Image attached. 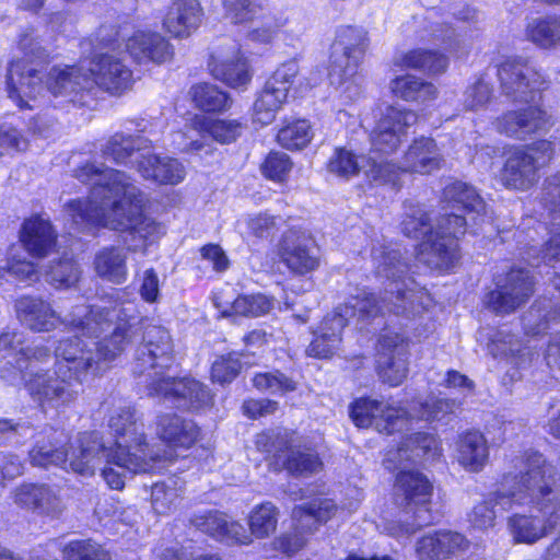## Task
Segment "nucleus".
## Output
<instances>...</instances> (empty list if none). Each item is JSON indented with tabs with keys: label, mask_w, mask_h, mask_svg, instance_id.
Returning <instances> with one entry per match:
<instances>
[{
	"label": "nucleus",
	"mask_w": 560,
	"mask_h": 560,
	"mask_svg": "<svg viewBox=\"0 0 560 560\" xmlns=\"http://www.w3.org/2000/svg\"><path fill=\"white\" fill-rule=\"evenodd\" d=\"M112 308L121 310V313L103 331L115 324L110 336L92 341L91 346L78 337L62 339L55 351L57 371L54 374H30L26 390L35 401L57 410L68 408L79 396L82 375L89 371L104 370L107 363L138 340L142 326L136 323L135 317L127 315L126 307L115 305ZM143 329L142 341L135 352L132 372L145 377L149 395L182 409L198 410L209 406L212 396L203 384L194 378L168 375L174 366V347L170 332L154 324H147Z\"/></svg>",
	"instance_id": "obj_1"
},
{
	"label": "nucleus",
	"mask_w": 560,
	"mask_h": 560,
	"mask_svg": "<svg viewBox=\"0 0 560 560\" xmlns=\"http://www.w3.org/2000/svg\"><path fill=\"white\" fill-rule=\"evenodd\" d=\"M74 176L92 184V188L86 200L73 199L65 205L66 220L79 231L103 226L128 234L127 248L103 247L94 258L98 277L121 284L128 277L127 252H144L148 243L160 237L164 229L142 214V192L124 172L88 162L75 170Z\"/></svg>",
	"instance_id": "obj_2"
},
{
	"label": "nucleus",
	"mask_w": 560,
	"mask_h": 560,
	"mask_svg": "<svg viewBox=\"0 0 560 560\" xmlns=\"http://www.w3.org/2000/svg\"><path fill=\"white\" fill-rule=\"evenodd\" d=\"M372 261L376 277L384 284V295L378 299L361 291L327 314L306 349L310 357H331L339 349L342 329L351 316L358 315L360 320H365L388 313L411 318L427 307L428 293L407 277L408 264L396 245L374 246Z\"/></svg>",
	"instance_id": "obj_3"
},
{
	"label": "nucleus",
	"mask_w": 560,
	"mask_h": 560,
	"mask_svg": "<svg viewBox=\"0 0 560 560\" xmlns=\"http://www.w3.org/2000/svg\"><path fill=\"white\" fill-rule=\"evenodd\" d=\"M514 468L503 475L495 502L502 511L532 505L536 514L511 515L509 532L515 542L533 545L558 530L540 560H560V475L536 452L517 458Z\"/></svg>",
	"instance_id": "obj_4"
},
{
	"label": "nucleus",
	"mask_w": 560,
	"mask_h": 560,
	"mask_svg": "<svg viewBox=\"0 0 560 560\" xmlns=\"http://www.w3.org/2000/svg\"><path fill=\"white\" fill-rule=\"evenodd\" d=\"M445 214L435 229L429 224L427 212L419 206L405 205L404 233L413 238L422 237L419 260L432 269L446 271L458 260L457 240L465 234L467 220L457 212L474 214L471 220L482 217L486 205L476 189L463 182L445 186L443 191Z\"/></svg>",
	"instance_id": "obj_5"
},
{
	"label": "nucleus",
	"mask_w": 560,
	"mask_h": 560,
	"mask_svg": "<svg viewBox=\"0 0 560 560\" xmlns=\"http://www.w3.org/2000/svg\"><path fill=\"white\" fill-rule=\"evenodd\" d=\"M498 78L502 94L514 103L532 104L540 98V92L547 81L535 66L522 58H509L498 68ZM553 125L552 117L538 105H528L520 110H510L499 117L495 128L500 133L516 139L539 131H546Z\"/></svg>",
	"instance_id": "obj_6"
},
{
	"label": "nucleus",
	"mask_w": 560,
	"mask_h": 560,
	"mask_svg": "<svg viewBox=\"0 0 560 560\" xmlns=\"http://www.w3.org/2000/svg\"><path fill=\"white\" fill-rule=\"evenodd\" d=\"M78 450L70 457V470L85 477L93 476L105 463L102 477L113 490H122L126 479L136 474L148 472L160 459L159 452H133L132 445L118 444V450L107 447L97 432L78 435Z\"/></svg>",
	"instance_id": "obj_7"
},
{
	"label": "nucleus",
	"mask_w": 560,
	"mask_h": 560,
	"mask_svg": "<svg viewBox=\"0 0 560 560\" xmlns=\"http://www.w3.org/2000/svg\"><path fill=\"white\" fill-rule=\"evenodd\" d=\"M14 308L20 323L34 332H49L66 325L94 338L100 337L121 313V310L80 303L62 317L48 301L35 296L20 298Z\"/></svg>",
	"instance_id": "obj_8"
},
{
	"label": "nucleus",
	"mask_w": 560,
	"mask_h": 560,
	"mask_svg": "<svg viewBox=\"0 0 560 560\" xmlns=\"http://www.w3.org/2000/svg\"><path fill=\"white\" fill-rule=\"evenodd\" d=\"M443 161V155L435 140L420 137L415 139L408 147L399 165H395L386 160H381V162L370 161L366 178L376 186L392 185L393 187H398L401 173L430 174L440 170Z\"/></svg>",
	"instance_id": "obj_9"
},
{
	"label": "nucleus",
	"mask_w": 560,
	"mask_h": 560,
	"mask_svg": "<svg viewBox=\"0 0 560 560\" xmlns=\"http://www.w3.org/2000/svg\"><path fill=\"white\" fill-rule=\"evenodd\" d=\"M366 47L368 37L363 30L347 26L339 31L330 56L329 78L332 84L342 85L355 78Z\"/></svg>",
	"instance_id": "obj_10"
},
{
	"label": "nucleus",
	"mask_w": 560,
	"mask_h": 560,
	"mask_svg": "<svg viewBox=\"0 0 560 560\" xmlns=\"http://www.w3.org/2000/svg\"><path fill=\"white\" fill-rule=\"evenodd\" d=\"M299 73L296 61L282 63L265 82L253 107V120L261 126L271 124L287 102L288 93Z\"/></svg>",
	"instance_id": "obj_11"
},
{
	"label": "nucleus",
	"mask_w": 560,
	"mask_h": 560,
	"mask_svg": "<svg viewBox=\"0 0 560 560\" xmlns=\"http://www.w3.org/2000/svg\"><path fill=\"white\" fill-rule=\"evenodd\" d=\"M350 417L359 428L374 427L380 433L392 434L406 425L409 413L388 401L360 398L351 405Z\"/></svg>",
	"instance_id": "obj_12"
},
{
	"label": "nucleus",
	"mask_w": 560,
	"mask_h": 560,
	"mask_svg": "<svg viewBox=\"0 0 560 560\" xmlns=\"http://www.w3.org/2000/svg\"><path fill=\"white\" fill-rule=\"evenodd\" d=\"M417 120L418 115L412 110L387 107L371 135L370 155L394 153L406 138L407 129Z\"/></svg>",
	"instance_id": "obj_13"
},
{
	"label": "nucleus",
	"mask_w": 560,
	"mask_h": 560,
	"mask_svg": "<svg viewBox=\"0 0 560 560\" xmlns=\"http://www.w3.org/2000/svg\"><path fill=\"white\" fill-rule=\"evenodd\" d=\"M226 16L235 24L255 23L247 34L248 39L259 44L270 43L277 34L278 25L266 14L259 0H223Z\"/></svg>",
	"instance_id": "obj_14"
},
{
	"label": "nucleus",
	"mask_w": 560,
	"mask_h": 560,
	"mask_svg": "<svg viewBox=\"0 0 560 560\" xmlns=\"http://www.w3.org/2000/svg\"><path fill=\"white\" fill-rule=\"evenodd\" d=\"M396 493L404 497L408 513L417 515L419 525H429L433 517L430 502L433 487L429 479L419 471L401 470L396 477Z\"/></svg>",
	"instance_id": "obj_15"
},
{
	"label": "nucleus",
	"mask_w": 560,
	"mask_h": 560,
	"mask_svg": "<svg viewBox=\"0 0 560 560\" xmlns=\"http://www.w3.org/2000/svg\"><path fill=\"white\" fill-rule=\"evenodd\" d=\"M533 294V280L527 270L512 269L491 291L487 299L488 306L498 314H509L525 303Z\"/></svg>",
	"instance_id": "obj_16"
},
{
	"label": "nucleus",
	"mask_w": 560,
	"mask_h": 560,
	"mask_svg": "<svg viewBox=\"0 0 560 560\" xmlns=\"http://www.w3.org/2000/svg\"><path fill=\"white\" fill-rule=\"evenodd\" d=\"M281 261L296 275H306L319 266V249L315 241L305 233L291 230L280 243Z\"/></svg>",
	"instance_id": "obj_17"
},
{
	"label": "nucleus",
	"mask_w": 560,
	"mask_h": 560,
	"mask_svg": "<svg viewBox=\"0 0 560 560\" xmlns=\"http://www.w3.org/2000/svg\"><path fill=\"white\" fill-rule=\"evenodd\" d=\"M108 427L116 441L114 450H118V444L132 445L133 452H158L147 442L143 432V423L136 416V410L126 404L114 406L108 419Z\"/></svg>",
	"instance_id": "obj_18"
},
{
	"label": "nucleus",
	"mask_w": 560,
	"mask_h": 560,
	"mask_svg": "<svg viewBox=\"0 0 560 560\" xmlns=\"http://www.w3.org/2000/svg\"><path fill=\"white\" fill-rule=\"evenodd\" d=\"M377 372L383 382L398 386L407 376V343L399 334H385L380 339Z\"/></svg>",
	"instance_id": "obj_19"
},
{
	"label": "nucleus",
	"mask_w": 560,
	"mask_h": 560,
	"mask_svg": "<svg viewBox=\"0 0 560 560\" xmlns=\"http://www.w3.org/2000/svg\"><path fill=\"white\" fill-rule=\"evenodd\" d=\"M68 438L63 431L52 428H46L35 436V444L30 451V460L33 466L48 467L61 466L70 467V457L78 450V439L71 444L70 450L63 451L62 445L67 442Z\"/></svg>",
	"instance_id": "obj_20"
},
{
	"label": "nucleus",
	"mask_w": 560,
	"mask_h": 560,
	"mask_svg": "<svg viewBox=\"0 0 560 560\" xmlns=\"http://www.w3.org/2000/svg\"><path fill=\"white\" fill-rule=\"evenodd\" d=\"M209 68L217 80L233 89L245 88L252 81L248 62L236 44L215 51L211 56Z\"/></svg>",
	"instance_id": "obj_21"
},
{
	"label": "nucleus",
	"mask_w": 560,
	"mask_h": 560,
	"mask_svg": "<svg viewBox=\"0 0 560 560\" xmlns=\"http://www.w3.org/2000/svg\"><path fill=\"white\" fill-rule=\"evenodd\" d=\"M470 547V540L462 533L440 529L423 535L416 545L421 560H447L459 557Z\"/></svg>",
	"instance_id": "obj_22"
},
{
	"label": "nucleus",
	"mask_w": 560,
	"mask_h": 560,
	"mask_svg": "<svg viewBox=\"0 0 560 560\" xmlns=\"http://www.w3.org/2000/svg\"><path fill=\"white\" fill-rule=\"evenodd\" d=\"M500 182L508 189L525 191L538 182V158L522 148L506 153Z\"/></svg>",
	"instance_id": "obj_23"
},
{
	"label": "nucleus",
	"mask_w": 560,
	"mask_h": 560,
	"mask_svg": "<svg viewBox=\"0 0 560 560\" xmlns=\"http://www.w3.org/2000/svg\"><path fill=\"white\" fill-rule=\"evenodd\" d=\"M7 86L9 97L21 108H33L35 101L44 91L38 71L24 60L13 61L8 70Z\"/></svg>",
	"instance_id": "obj_24"
},
{
	"label": "nucleus",
	"mask_w": 560,
	"mask_h": 560,
	"mask_svg": "<svg viewBox=\"0 0 560 560\" xmlns=\"http://www.w3.org/2000/svg\"><path fill=\"white\" fill-rule=\"evenodd\" d=\"M46 86L55 96L69 97L70 102L84 105L83 92L93 89V81L89 71H83L81 67H52Z\"/></svg>",
	"instance_id": "obj_25"
},
{
	"label": "nucleus",
	"mask_w": 560,
	"mask_h": 560,
	"mask_svg": "<svg viewBox=\"0 0 560 560\" xmlns=\"http://www.w3.org/2000/svg\"><path fill=\"white\" fill-rule=\"evenodd\" d=\"M92 65L89 74L93 85L96 84L110 94H120L131 86L132 72L120 58L104 54Z\"/></svg>",
	"instance_id": "obj_26"
},
{
	"label": "nucleus",
	"mask_w": 560,
	"mask_h": 560,
	"mask_svg": "<svg viewBox=\"0 0 560 560\" xmlns=\"http://www.w3.org/2000/svg\"><path fill=\"white\" fill-rule=\"evenodd\" d=\"M191 523L199 530L220 541L241 545H249L253 541L240 522L233 521L218 511L195 515Z\"/></svg>",
	"instance_id": "obj_27"
},
{
	"label": "nucleus",
	"mask_w": 560,
	"mask_h": 560,
	"mask_svg": "<svg viewBox=\"0 0 560 560\" xmlns=\"http://www.w3.org/2000/svg\"><path fill=\"white\" fill-rule=\"evenodd\" d=\"M138 172L144 179L161 185H178L186 177V168L177 159L150 152L140 154Z\"/></svg>",
	"instance_id": "obj_28"
},
{
	"label": "nucleus",
	"mask_w": 560,
	"mask_h": 560,
	"mask_svg": "<svg viewBox=\"0 0 560 560\" xmlns=\"http://www.w3.org/2000/svg\"><path fill=\"white\" fill-rule=\"evenodd\" d=\"M201 20L198 0H175L165 14L163 27L174 37H187L199 27Z\"/></svg>",
	"instance_id": "obj_29"
},
{
	"label": "nucleus",
	"mask_w": 560,
	"mask_h": 560,
	"mask_svg": "<svg viewBox=\"0 0 560 560\" xmlns=\"http://www.w3.org/2000/svg\"><path fill=\"white\" fill-rule=\"evenodd\" d=\"M225 291L213 293V304L223 317L240 315L244 317H259L266 315L273 307V299L261 294L240 295L233 301L225 299Z\"/></svg>",
	"instance_id": "obj_30"
},
{
	"label": "nucleus",
	"mask_w": 560,
	"mask_h": 560,
	"mask_svg": "<svg viewBox=\"0 0 560 560\" xmlns=\"http://www.w3.org/2000/svg\"><path fill=\"white\" fill-rule=\"evenodd\" d=\"M440 454L436 438L429 433H416L405 439L401 446L396 451H388L385 462L390 468H401L404 462H417L420 459H433Z\"/></svg>",
	"instance_id": "obj_31"
},
{
	"label": "nucleus",
	"mask_w": 560,
	"mask_h": 560,
	"mask_svg": "<svg viewBox=\"0 0 560 560\" xmlns=\"http://www.w3.org/2000/svg\"><path fill=\"white\" fill-rule=\"evenodd\" d=\"M20 238L28 254L40 258L54 248L57 234L48 219L42 215H33L24 221Z\"/></svg>",
	"instance_id": "obj_32"
},
{
	"label": "nucleus",
	"mask_w": 560,
	"mask_h": 560,
	"mask_svg": "<svg viewBox=\"0 0 560 560\" xmlns=\"http://www.w3.org/2000/svg\"><path fill=\"white\" fill-rule=\"evenodd\" d=\"M130 56L139 63L153 61L161 63L172 56L168 42L154 32H136L126 44Z\"/></svg>",
	"instance_id": "obj_33"
},
{
	"label": "nucleus",
	"mask_w": 560,
	"mask_h": 560,
	"mask_svg": "<svg viewBox=\"0 0 560 560\" xmlns=\"http://www.w3.org/2000/svg\"><path fill=\"white\" fill-rule=\"evenodd\" d=\"M156 433L171 446L188 448L199 438V428L190 420L166 413L158 417Z\"/></svg>",
	"instance_id": "obj_34"
},
{
	"label": "nucleus",
	"mask_w": 560,
	"mask_h": 560,
	"mask_svg": "<svg viewBox=\"0 0 560 560\" xmlns=\"http://www.w3.org/2000/svg\"><path fill=\"white\" fill-rule=\"evenodd\" d=\"M457 459L468 471L482 470L489 459V445L485 435L478 431L464 433L457 443Z\"/></svg>",
	"instance_id": "obj_35"
},
{
	"label": "nucleus",
	"mask_w": 560,
	"mask_h": 560,
	"mask_svg": "<svg viewBox=\"0 0 560 560\" xmlns=\"http://www.w3.org/2000/svg\"><path fill=\"white\" fill-rule=\"evenodd\" d=\"M150 141L140 136H131L125 132H116L103 145L104 156L112 159L118 164H126L136 153L138 163L141 153L149 147Z\"/></svg>",
	"instance_id": "obj_36"
},
{
	"label": "nucleus",
	"mask_w": 560,
	"mask_h": 560,
	"mask_svg": "<svg viewBox=\"0 0 560 560\" xmlns=\"http://www.w3.org/2000/svg\"><path fill=\"white\" fill-rule=\"evenodd\" d=\"M525 35L536 46L542 49H553L560 46V15L537 16L528 21Z\"/></svg>",
	"instance_id": "obj_37"
},
{
	"label": "nucleus",
	"mask_w": 560,
	"mask_h": 560,
	"mask_svg": "<svg viewBox=\"0 0 560 560\" xmlns=\"http://www.w3.org/2000/svg\"><path fill=\"white\" fill-rule=\"evenodd\" d=\"M191 126L203 141L211 137L220 143H230L241 133V125L235 120L212 119L205 115H194Z\"/></svg>",
	"instance_id": "obj_38"
},
{
	"label": "nucleus",
	"mask_w": 560,
	"mask_h": 560,
	"mask_svg": "<svg viewBox=\"0 0 560 560\" xmlns=\"http://www.w3.org/2000/svg\"><path fill=\"white\" fill-rule=\"evenodd\" d=\"M338 508L331 499H315L307 504L296 505L292 516L302 528L313 533L317 524L326 523L337 512Z\"/></svg>",
	"instance_id": "obj_39"
},
{
	"label": "nucleus",
	"mask_w": 560,
	"mask_h": 560,
	"mask_svg": "<svg viewBox=\"0 0 560 560\" xmlns=\"http://www.w3.org/2000/svg\"><path fill=\"white\" fill-rule=\"evenodd\" d=\"M277 469L284 468L294 476H310L322 470L323 463L311 448H288L284 455H277Z\"/></svg>",
	"instance_id": "obj_40"
},
{
	"label": "nucleus",
	"mask_w": 560,
	"mask_h": 560,
	"mask_svg": "<svg viewBox=\"0 0 560 560\" xmlns=\"http://www.w3.org/2000/svg\"><path fill=\"white\" fill-rule=\"evenodd\" d=\"M390 90L397 97L407 102L425 103L438 95L435 85L415 75L397 77L390 82Z\"/></svg>",
	"instance_id": "obj_41"
},
{
	"label": "nucleus",
	"mask_w": 560,
	"mask_h": 560,
	"mask_svg": "<svg viewBox=\"0 0 560 560\" xmlns=\"http://www.w3.org/2000/svg\"><path fill=\"white\" fill-rule=\"evenodd\" d=\"M380 162L376 156H357L353 152L339 148L330 156L327 167L328 171L341 178L350 179L363 171L366 176V170L370 168V161Z\"/></svg>",
	"instance_id": "obj_42"
},
{
	"label": "nucleus",
	"mask_w": 560,
	"mask_h": 560,
	"mask_svg": "<svg viewBox=\"0 0 560 560\" xmlns=\"http://www.w3.org/2000/svg\"><path fill=\"white\" fill-rule=\"evenodd\" d=\"M182 481L177 477H170L164 481L155 482L151 487V505L158 514H170L180 502Z\"/></svg>",
	"instance_id": "obj_43"
},
{
	"label": "nucleus",
	"mask_w": 560,
	"mask_h": 560,
	"mask_svg": "<svg viewBox=\"0 0 560 560\" xmlns=\"http://www.w3.org/2000/svg\"><path fill=\"white\" fill-rule=\"evenodd\" d=\"M278 517L279 510L271 502H264L253 508L247 520L249 537H255L257 539L269 537L277 529Z\"/></svg>",
	"instance_id": "obj_44"
},
{
	"label": "nucleus",
	"mask_w": 560,
	"mask_h": 560,
	"mask_svg": "<svg viewBox=\"0 0 560 560\" xmlns=\"http://www.w3.org/2000/svg\"><path fill=\"white\" fill-rule=\"evenodd\" d=\"M560 324V316L547 303H535L523 317L527 335H540Z\"/></svg>",
	"instance_id": "obj_45"
},
{
	"label": "nucleus",
	"mask_w": 560,
	"mask_h": 560,
	"mask_svg": "<svg viewBox=\"0 0 560 560\" xmlns=\"http://www.w3.org/2000/svg\"><path fill=\"white\" fill-rule=\"evenodd\" d=\"M313 133L307 120L298 119L287 122L277 135L278 143L288 150L304 148L312 139Z\"/></svg>",
	"instance_id": "obj_46"
},
{
	"label": "nucleus",
	"mask_w": 560,
	"mask_h": 560,
	"mask_svg": "<svg viewBox=\"0 0 560 560\" xmlns=\"http://www.w3.org/2000/svg\"><path fill=\"white\" fill-rule=\"evenodd\" d=\"M190 95L195 105L205 112H220L229 106L228 95L212 84H197L191 88Z\"/></svg>",
	"instance_id": "obj_47"
},
{
	"label": "nucleus",
	"mask_w": 560,
	"mask_h": 560,
	"mask_svg": "<svg viewBox=\"0 0 560 560\" xmlns=\"http://www.w3.org/2000/svg\"><path fill=\"white\" fill-rule=\"evenodd\" d=\"M63 560H112L102 545L92 539L72 540L62 548Z\"/></svg>",
	"instance_id": "obj_48"
},
{
	"label": "nucleus",
	"mask_w": 560,
	"mask_h": 560,
	"mask_svg": "<svg viewBox=\"0 0 560 560\" xmlns=\"http://www.w3.org/2000/svg\"><path fill=\"white\" fill-rule=\"evenodd\" d=\"M419 408H415V417L432 421L441 420L446 415L452 413L462 405L460 400L430 397L424 402H419Z\"/></svg>",
	"instance_id": "obj_49"
},
{
	"label": "nucleus",
	"mask_w": 560,
	"mask_h": 560,
	"mask_svg": "<svg viewBox=\"0 0 560 560\" xmlns=\"http://www.w3.org/2000/svg\"><path fill=\"white\" fill-rule=\"evenodd\" d=\"M80 271L72 259H62L46 271V280L55 288H69L79 280Z\"/></svg>",
	"instance_id": "obj_50"
},
{
	"label": "nucleus",
	"mask_w": 560,
	"mask_h": 560,
	"mask_svg": "<svg viewBox=\"0 0 560 560\" xmlns=\"http://www.w3.org/2000/svg\"><path fill=\"white\" fill-rule=\"evenodd\" d=\"M28 139L9 124L0 126V156H15L28 149Z\"/></svg>",
	"instance_id": "obj_51"
},
{
	"label": "nucleus",
	"mask_w": 560,
	"mask_h": 560,
	"mask_svg": "<svg viewBox=\"0 0 560 560\" xmlns=\"http://www.w3.org/2000/svg\"><path fill=\"white\" fill-rule=\"evenodd\" d=\"M253 383L259 390L279 395L293 392L296 388L295 382L279 371L256 374Z\"/></svg>",
	"instance_id": "obj_52"
},
{
	"label": "nucleus",
	"mask_w": 560,
	"mask_h": 560,
	"mask_svg": "<svg viewBox=\"0 0 560 560\" xmlns=\"http://www.w3.org/2000/svg\"><path fill=\"white\" fill-rule=\"evenodd\" d=\"M488 350L493 357L523 355L521 340L505 329L497 331L491 337Z\"/></svg>",
	"instance_id": "obj_53"
},
{
	"label": "nucleus",
	"mask_w": 560,
	"mask_h": 560,
	"mask_svg": "<svg viewBox=\"0 0 560 560\" xmlns=\"http://www.w3.org/2000/svg\"><path fill=\"white\" fill-rule=\"evenodd\" d=\"M240 370L241 363L236 354L222 355L212 364L211 378L220 384L230 383L236 377Z\"/></svg>",
	"instance_id": "obj_54"
},
{
	"label": "nucleus",
	"mask_w": 560,
	"mask_h": 560,
	"mask_svg": "<svg viewBox=\"0 0 560 560\" xmlns=\"http://www.w3.org/2000/svg\"><path fill=\"white\" fill-rule=\"evenodd\" d=\"M292 163L285 153L271 152L262 164V174L276 182H283L291 171Z\"/></svg>",
	"instance_id": "obj_55"
},
{
	"label": "nucleus",
	"mask_w": 560,
	"mask_h": 560,
	"mask_svg": "<svg viewBox=\"0 0 560 560\" xmlns=\"http://www.w3.org/2000/svg\"><path fill=\"white\" fill-rule=\"evenodd\" d=\"M40 494V503L38 505L37 514L51 518L60 516L65 510V504L59 491L54 487L42 483Z\"/></svg>",
	"instance_id": "obj_56"
},
{
	"label": "nucleus",
	"mask_w": 560,
	"mask_h": 560,
	"mask_svg": "<svg viewBox=\"0 0 560 560\" xmlns=\"http://www.w3.org/2000/svg\"><path fill=\"white\" fill-rule=\"evenodd\" d=\"M495 495L497 491L492 494V497L483 501L479 504H477L471 514H470V523L474 527L479 529H488L494 525V521L497 517V510L498 508L500 511V505L495 502Z\"/></svg>",
	"instance_id": "obj_57"
},
{
	"label": "nucleus",
	"mask_w": 560,
	"mask_h": 560,
	"mask_svg": "<svg viewBox=\"0 0 560 560\" xmlns=\"http://www.w3.org/2000/svg\"><path fill=\"white\" fill-rule=\"evenodd\" d=\"M492 89L483 78L467 88L464 94V106L470 110L483 107L491 98Z\"/></svg>",
	"instance_id": "obj_58"
},
{
	"label": "nucleus",
	"mask_w": 560,
	"mask_h": 560,
	"mask_svg": "<svg viewBox=\"0 0 560 560\" xmlns=\"http://www.w3.org/2000/svg\"><path fill=\"white\" fill-rule=\"evenodd\" d=\"M20 357L25 364L26 372L23 374V380L26 388V380L31 373L45 372L44 370H35L34 363L49 360L50 350L46 346L27 347L20 350Z\"/></svg>",
	"instance_id": "obj_59"
},
{
	"label": "nucleus",
	"mask_w": 560,
	"mask_h": 560,
	"mask_svg": "<svg viewBox=\"0 0 560 560\" xmlns=\"http://www.w3.org/2000/svg\"><path fill=\"white\" fill-rule=\"evenodd\" d=\"M174 147L182 152L200 151L203 145V139L192 129L191 118L185 126L184 130L177 131L173 135Z\"/></svg>",
	"instance_id": "obj_60"
},
{
	"label": "nucleus",
	"mask_w": 560,
	"mask_h": 560,
	"mask_svg": "<svg viewBox=\"0 0 560 560\" xmlns=\"http://www.w3.org/2000/svg\"><path fill=\"white\" fill-rule=\"evenodd\" d=\"M301 530L307 532V528L300 527L298 523L296 529L294 532L282 534L281 536L277 537L272 542L275 549L288 556H291L301 550L306 544V538Z\"/></svg>",
	"instance_id": "obj_61"
},
{
	"label": "nucleus",
	"mask_w": 560,
	"mask_h": 560,
	"mask_svg": "<svg viewBox=\"0 0 560 560\" xmlns=\"http://www.w3.org/2000/svg\"><path fill=\"white\" fill-rule=\"evenodd\" d=\"M25 464L23 459L13 453H0V485L5 480H12L23 475Z\"/></svg>",
	"instance_id": "obj_62"
},
{
	"label": "nucleus",
	"mask_w": 560,
	"mask_h": 560,
	"mask_svg": "<svg viewBox=\"0 0 560 560\" xmlns=\"http://www.w3.org/2000/svg\"><path fill=\"white\" fill-rule=\"evenodd\" d=\"M42 483H22L12 491V500L19 508L31 511L35 505V497L40 494Z\"/></svg>",
	"instance_id": "obj_63"
},
{
	"label": "nucleus",
	"mask_w": 560,
	"mask_h": 560,
	"mask_svg": "<svg viewBox=\"0 0 560 560\" xmlns=\"http://www.w3.org/2000/svg\"><path fill=\"white\" fill-rule=\"evenodd\" d=\"M8 273L19 281L34 282L38 280V271L33 262L26 259L10 258Z\"/></svg>",
	"instance_id": "obj_64"
}]
</instances>
